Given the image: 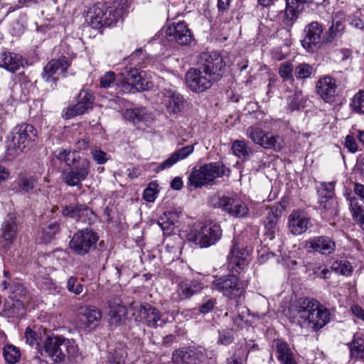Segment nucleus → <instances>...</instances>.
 <instances>
[{"mask_svg": "<svg viewBox=\"0 0 364 364\" xmlns=\"http://www.w3.org/2000/svg\"><path fill=\"white\" fill-rule=\"evenodd\" d=\"M290 322L301 328H311L317 331L330 321L329 311L318 301L311 297H301L296 300L287 314Z\"/></svg>", "mask_w": 364, "mask_h": 364, "instance_id": "obj_1", "label": "nucleus"}, {"mask_svg": "<svg viewBox=\"0 0 364 364\" xmlns=\"http://www.w3.org/2000/svg\"><path fill=\"white\" fill-rule=\"evenodd\" d=\"M56 158L70 167L63 171V181L68 186L82 189V182L90 173V162L87 159L81 158L77 151L62 148L56 151Z\"/></svg>", "mask_w": 364, "mask_h": 364, "instance_id": "obj_2", "label": "nucleus"}, {"mask_svg": "<svg viewBox=\"0 0 364 364\" xmlns=\"http://www.w3.org/2000/svg\"><path fill=\"white\" fill-rule=\"evenodd\" d=\"M78 351L73 340L60 336H47L41 350V355L49 357L55 363L64 362L66 358H74Z\"/></svg>", "mask_w": 364, "mask_h": 364, "instance_id": "obj_3", "label": "nucleus"}, {"mask_svg": "<svg viewBox=\"0 0 364 364\" xmlns=\"http://www.w3.org/2000/svg\"><path fill=\"white\" fill-rule=\"evenodd\" d=\"M36 139L37 130L32 124L23 123L16 125L11 132L7 155L14 157L19 152H27L34 146Z\"/></svg>", "mask_w": 364, "mask_h": 364, "instance_id": "obj_4", "label": "nucleus"}, {"mask_svg": "<svg viewBox=\"0 0 364 364\" xmlns=\"http://www.w3.org/2000/svg\"><path fill=\"white\" fill-rule=\"evenodd\" d=\"M226 171L230 172V168L225 167L221 161L210 162L193 168L188 177V184L195 188L213 184L217 178L225 175Z\"/></svg>", "mask_w": 364, "mask_h": 364, "instance_id": "obj_5", "label": "nucleus"}, {"mask_svg": "<svg viewBox=\"0 0 364 364\" xmlns=\"http://www.w3.org/2000/svg\"><path fill=\"white\" fill-rule=\"evenodd\" d=\"M213 288L222 294L229 298L230 299H235L240 301V298L244 296L246 288L247 287V282L245 280H241L237 274H228L221 277H214L212 282Z\"/></svg>", "mask_w": 364, "mask_h": 364, "instance_id": "obj_6", "label": "nucleus"}, {"mask_svg": "<svg viewBox=\"0 0 364 364\" xmlns=\"http://www.w3.org/2000/svg\"><path fill=\"white\" fill-rule=\"evenodd\" d=\"M222 237V229L217 223L204 224L198 229L191 230L188 235L189 241L200 247H208L216 244Z\"/></svg>", "mask_w": 364, "mask_h": 364, "instance_id": "obj_7", "label": "nucleus"}, {"mask_svg": "<svg viewBox=\"0 0 364 364\" xmlns=\"http://www.w3.org/2000/svg\"><path fill=\"white\" fill-rule=\"evenodd\" d=\"M209 204L214 208H221L234 218H245L249 212L247 206L241 200L225 195H213L209 200Z\"/></svg>", "mask_w": 364, "mask_h": 364, "instance_id": "obj_8", "label": "nucleus"}, {"mask_svg": "<svg viewBox=\"0 0 364 364\" xmlns=\"http://www.w3.org/2000/svg\"><path fill=\"white\" fill-rule=\"evenodd\" d=\"M220 80L213 73L205 71L198 65L192 68L186 74V83L193 92L200 93L208 90L213 85Z\"/></svg>", "mask_w": 364, "mask_h": 364, "instance_id": "obj_9", "label": "nucleus"}, {"mask_svg": "<svg viewBox=\"0 0 364 364\" xmlns=\"http://www.w3.org/2000/svg\"><path fill=\"white\" fill-rule=\"evenodd\" d=\"M98 240L97 233L92 228H86L73 235L70 247L75 254L83 256L95 249Z\"/></svg>", "mask_w": 364, "mask_h": 364, "instance_id": "obj_10", "label": "nucleus"}, {"mask_svg": "<svg viewBox=\"0 0 364 364\" xmlns=\"http://www.w3.org/2000/svg\"><path fill=\"white\" fill-rule=\"evenodd\" d=\"M304 37L301 41L302 47L309 53L317 52L326 46L323 26L318 21L308 23L304 29Z\"/></svg>", "mask_w": 364, "mask_h": 364, "instance_id": "obj_11", "label": "nucleus"}, {"mask_svg": "<svg viewBox=\"0 0 364 364\" xmlns=\"http://www.w3.org/2000/svg\"><path fill=\"white\" fill-rule=\"evenodd\" d=\"M72 64V58L61 55L58 58H53L44 66L41 77L46 82H51L54 87L57 85L58 77L54 75L59 73L63 77L68 76V68Z\"/></svg>", "mask_w": 364, "mask_h": 364, "instance_id": "obj_12", "label": "nucleus"}, {"mask_svg": "<svg viewBox=\"0 0 364 364\" xmlns=\"http://www.w3.org/2000/svg\"><path fill=\"white\" fill-rule=\"evenodd\" d=\"M246 134L252 142L264 149H272L275 151L282 150L281 139L278 135L262 130L257 125H252L247 129Z\"/></svg>", "mask_w": 364, "mask_h": 364, "instance_id": "obj_13", "label": "nucleus"}, {"mask_svg": "<svg viewBox=\"0 0 364 364\" xmlns=\"http://www.w3.org/2000/svg\"><path fill=\"white\" fill-rule=\"evenodd\" d=\"M207 353L202 347L191 346L175 350L172 353L173 364H200L205 361Z\"/></svg>", "mask_w": 364, "mask_h": 364, "instance_id": "obj_14", "label": "nucleus"}, {"mask_svg": "<svg viewBox=\"0 0 364 364\" xmlns=\"http://www.w3.org/2000/svg\"><path fill=\"white\" fill-rule=\"evenodd\" d=\"M137 311L143 323L149 328L163 327L167 323L171 322L164 314L148 303L141 304Z\"/></svg>", "mask_w": 364, "mask_h": 364, "instance_id": "obj_15", "label": "nucleus"}, {"mask_svg": "<svg viewBox=\"0 0 364 364\" xmlns=\"http://www.w3.org/2000/svg\"><path fill=\"white\" fill-rule=\"evenodd\" d=\"M95 101V96L92 93L86 90H82L77 95V102L71 107L63 109L62 117L69 119L81 115L92 108Z\"/></svg>", "mask_w": 364, "mask_h": 364, "instance_id": "obj_16", "label": "nucleus"}, {"mask_svg": "<svg viewBox=\"0 0 364 364\" xmlns=\"http://www.w3.org/2000/svg\"><path fill=\"white\" fill-rule=\"evenodd\" d=\"M198 65L220 80L225 63L223 57L217 52L203 53L200 54Z\"/></svg>", "mask_w": 364, "mask_h": 364, "instance_id": "obj_17", "label": "nucleus"}, {"mask_svg": "<svg viewBox=\"0 0 364 364\" xmlns=\"http://www.w3.org/2000/svg\"><path fill=\"white\" fill-rule=\"evenodd\" d=\"M166 38L170 42L188 46L193 41V35L184 21L173 23L166 30Z\"/></svg>", "mask_w": 364, "mask_h": 364, "instance_id": "obj_18", "label": "nucleus"}, {"mask_svg": "<svg viewBox=\"0 0 364 364\" xmlns=\"http://www.w3.org/2000/svg\"><path fill=\"white\" fill-rule=\"evenodd\" d=\"M336 242L328 236H315L305 241L304 248L309 252H318L328 256L336 251Z\"/></svg>", "mask_w": 364, "mask_h": 364, "instance_id": "obj_19", "label": "nucleus"}, {"mask_svg": "<svg viewBox=\"0 0 364 364\" xmlns=\"http://www.w3.org/2000/svg\"><path fill=\"white\" fill-rule=\"evenodd\" d=\"M317 94L326 102L333 103L338 95V84L336 79L326 75L320 78L316 83Z\"/></svg>", "mask_w": 364, "mask_h": 364, "instance_id": "obj_20", "label": "nucleus"}, {"mask_svg": "<svg viewBox=\"0 0 364 364\" xmlns=\"http://www.w3.org/2000/svg\"><path fill=\"white\" fill-rule=\"evenodd\" d=\"M162 103L169 114H177L184 108L185 100L181 94L171 88L161 91Z\"/></svg>", "mask_w": 364, "mask_h": 364, "instance_id": "obj_21", "label": "nucleus"}, {"mask_svg": "<svg viewBox=\"0 0 364 364\" xmlns=\"http://www.w3.org/2000/svg\"><path fill=\"white\" fill-rule=\"evenodd\" d=\"M120 70V75L123 80L128 84L134 85L136 89L149 90L151 88V82L144 79L141 75L142 73L137 69L132 66H124Z\"/></svg>", "mask_w": 364, "mask_h": 364, "instance_id": "obj_22", "label": "nucleus"}, {"mask_svg": "<svg viewBox=\"0 0 364 364\" xmlns=\"http://www.w3.org/2000/svg\"><path fill=\"white\" fill-rule=\"evenodd\" d=\"M307 3V0H286L282 22L288 29L291 28Z\"/></svg>", "mask_w": 364, "mask_h": 364, "instance_id": "obj_23", "label": "nucleus"}, {"mask_svg": "<svg viewBox=\"0 0 364 364\" xmlns=\"http://www.w3.org/2000/svg\"><path fill=\"white\" fill-rule=\"evenodd\" d=\"M289 231L294 235L306 232L311 227L310 218L300 211H294L288 216Z\"/></svg>", "mask_w": 364, "mask_h": 364, "instance_id": "obj_24", "label": "nucleus"}, {"mask_svg": "<svg viewBox=\"0 0 364 364\" xmlns=\"http://www.w3.org/2000/svg\"><path fill=\"white\" fill-rule=\"evenodd\" d=\"M203 289V283L193 279H185L178 284L176 290V301H180L191 298Z\"/></svg>", "mask_w": 364, "mask_h": 364, "instance_id": "obj_25", "label": "nucleus"}, {"mask_svg": "<svg viewBox=\"0 0 364 364\" xmlns=\"http://www.w3.org/2000/svg\"><path fill=\"white\" fill-rule=\"evenodd\" d=\"M0 67L14 73L23 67L22 57L14 53L1 51Z\"/></svg>", "mask_w": 364, "mask_h": 364, "instance_id": "obj_26", "label": "nucleus"}, {"mask_svg": "<svg viewBox=\"0 0 364 364\" xmlns=\"http://www.w3.org/2000/svg\"><path fill=\"white\" fill-rule=\"evenodd\" d=\"M194 151V145H187L175 151L167 159L161 163L158 168L164 170L171 167L178 161L186 159Z\"/></svg>", "mask_w": 364, "mask_h": 364, "instance_id": "obj_27", "label": "nucleus"}, {"mask_svg": "<svg viewBox=\"0 0 364 364\" xmlns=\"http://www.w3.org/2000/svg\"><path fill=\"white\" fill-rule=\"evenodd\" d=\"M80 314L85 318V325L87 327L96 326L102 318L100 309L93 306H85L80 309Z\"/></svg>", "mask_w": 364, "mask_h": 364, "instance_id": "obj_28", "label": "nucleus"}, {"mask_svg": "<svg viewBox=\"0 0 364 364\" xmlns=\"http://www.w3.org/2000/svg\"><path fill=\"white\" fill-rule=\"evenodd\" d=\"M87 21L92 28L102 27L107 24L106 13L98 6H93L87 13Z\"/></svg>", "mask_w": 364, "mask_h": 364, "instance_id": "obj_29", "label": "nucleus"}, {"mask_svg": "<svg viewBox=\"0 0 364 364\" xmlns=\"http://www.w3.org/2000/svg\"><path fill=\"white\" fill-rule=\"evenodd\" d=\"M319 208L323 218L331 219L338 214V204L336 197L318 200Z\"/></svg>", "mask_w": 364, "mask_h": 364, "instance_id": "obj_30", "label": "nucleus"}, {"mask_svg": "<svg viewBox=\"0 0 364 364\" xmlns=\"http://www.w3.org/2000/svg\"><path fill=\"white\" fill-rule=\"evenodd\" d=\"M124 117L127 120L132 122L136 125L140 123H147L150 121L151 118L144 107L128 109L125 112Z\"/></svg>", "mask_w": 364, "mask_h": 364, "instance_id": "obj_31", "label": "nucleus"}, {"mask_svg": "<svg viewBox=\"0 0 364 364\" xmlns=\"http://www.w3.org/2000/svg\"><path fill=\"white\" fill-rule=\"evenodd\" d=\"M109 323L111 326H119L126 319L127 315V309L124 305H109Z\"/></svg>", "mask_w": 364, "mask_h": 364, "instance_id": "obj_32", "label": "nucleus"}, {"mask_svg": "<svg viewBox=\"0 0 364 364\" xmlns=\"http://www.w3.org/2000/svg\"><path fill=\"white\" fill-rule=\"evenodd\" d=\"M248 251L244 247H240L238 245H234L230 250V256L228 257L230 262L239 268H242L247 264Z\"/></svg>", "mask_w": 364, "mask_h": 364, "instance_id": "obj_33", "label": "nucleus"}, {"mask_svg": "<svg viewBox=\"0 0 364 364\" xmlns=\"http://www.w3.org/2000/svg\"><path fill=\"white\" fill-rule=\"evenodd\" d=\"M345 25L343 22L333 19L331 26L325 33L326 44L332 43L336 39L340 38L344 33Z\"/></svg>", "mask_w": 364, "mask_h": 364, "instance_id": "obj_34", "label": "nucleus"}, {"mask_svg": "<svg viewBox=\"0 0 364 364\" xmlns=\"http://www.w3.org/2000/svg\"><path fill=\"white\" fill-rule=\"evenodd\" d=\"M17 224L16 218L9 215L1 226L2 237L4 240L11 243L16 235Z\"/></svg>", "mask_w": 364, "mask_h": 364, "instance_id": "obj_35", "label": "nucleus"}, {"mask_svg": "<svg viewBox=\"0 0 364 364\" xmlns=\"http://www.w3.org/2000/svg\"><path fill=\"white\" fill-rule=\"evenodd\" d=\"M279 217L280 215L278 213L277 208H271L265 217L264 225L267 230V235L270 239L274 237Z\"/></svg>", "mask_w": 364, "mask_h": 364, "instance_id": "obj_36", "label": "nucleus"}, {"mask_svg": "<svg viewBox=\"0 0 364 364\" xmlns=\"http://www.w3.org/2000/svg\"><path fill=\"white\" fill-rule=\"evenodd\" d=\"M240 301H237L235 309H229V312L225 314V316L230 315L232 320L234 326L242 328L245 324V317L247 314V309L244 306H240Z\"/></svg>", "mask_w": 364, "mask_h": 364, "instance_id": "obj_37", "label": "nucleus"}, {"mask_svg": "<svg viewBox=\"0 0 364 364\" xmlns=\"http://www.w3.org/2000/svg\"><path fill=\"white\" fill-rule=\"evenodd\" d=\"M176 214L172 212L164 213L158 220V225L160 226L164 235H171L175 228Z\"/></svg>", "mask_w": 364, "mask_h": 364, "instance_id": "obj_38", "label": "nucleus"}, {"mask_svg": "<svg viewBox=\"0 0 364 364\" xmlns=\"http://www.w3.org/2000/svg\"><path fill=\"white\" fill-rule=\"evenodd\" d=\"M273 347L275 349L276 357L280 363L287 361V359L293 357L291 350L284 341L280 339L274 340Z\"/></svg>", "mask_w": 364, "mask_h": 364, "instance_id": "obj_39", "label": "nucleus"}, {"mask_svg": "<svg viewBox=\"0 0 364 364\" xmlns=\"http://www.w3.org/2000/svg\"><path fill=\"white\" fill-rule=\"evenodd\" d=\"M232 151L233 154L240 159L243 160L248 159L252 154V149L247 145L244 140H235L232 144Z\"/></svg>", "mask_w": 364, "mask_h": 364, "instance_id": "obj_40", "label": "nucleus"}, {"mask_svg": "<svg viewBox=\"0 0 364 364\" xmlns=\"http://www.w3.org/2000/svg\"><path fill=\"white\" fill-rule=\"evenodd\" d=\"M350 357L364 362V338L354 337L349 343Z\"/></svg>", "mask_w": 364, "mask_h": 364, "instance_id": "obj_41", "label": "nucleus"}, {"mask_svg": "<svg viewBox=\"0 0 364 364\" xmlns=\"http://www.w3.org/2000/svg\"><path fill=\"white\" fill-rule=\"evenodd\" d=\"M109 364H128L127 352L125 346L119 345L114 350L109 352L108 356Z\"/></svg>", "mask_w": 364, "mask_h": 364, "instance_id": "obj_42", "label": "nucleus"}, {"mask_svg": "<svg viewBox=\"0 0 364 364\" xmlns=\"http://www.w3.org/2000/svg\"><path fill=\"white\" fill-rule=\"evenodd\" d=\"M60 230V225L58 222H50L43 228L40 236L41 241L43 243L50 242Z\"/></svg>", "mask_w": 364, "mask_h": 364, "instance_id": "obj_43", "label": "nucleus"}, {"mask_svg": "<svg viewBox=\"0 0 364 364\" xmlns=\"http://www.w3.org/2000/svg\"><path fill=\"white\" fill-rule=\"evenodd\" d=\"M18 191L22 193H30L38 184L36 176H23L17 181Z\"/></svg>", "mask_w": 364, "mask_h": 364, "instance_id": "obj_44", "label": "nucleus"}, {"mask_svg": "<svg viewBox=\"0 0 364 364\" xmlns=\"http://www.w3.org/2000/svg\"><path fill=\"white\" fill-rule=\"evenodd\" d=\"M3 355L6 363L15 364L20 360L21 352L15 346L9 344L4 347Z\"/></svg>", "mask_w": 364, "mask_h": 364, "instance_id": "obj_45", "label": "nucleus"}, {"mask_svg": "<svg viewBox=\"0 0 364 364\" xmlns=\"http://www.w3.org/2000/svg\"><path fill=\"white\" fill-rule=\"evenodd\" d=\"M97 216L93 210L85 204H81L77 221L92 225L97 221Z\"/></svg>", "mask_w": 364, "mask_h": 364, "instance_id": "obj_46", "label": "nucleus"}, {"mask_svg": "<svg viewBox=\"0 0 364 364\" xmlns=\"http://www.w3.org/2000/svg\"><path fill=\"white\" fill-rule=\"evenodd\" d=\"M315 73V69L308 63H300L294 68V75L298 80L309 78Z\"/></svg>", "mask_w": 364, "mask_h": 364, "instance_id": "obj_47", "label": "nucleus"}, {"mask_svg": "<svg viewBox=\"0 0 364 364\" xmlns=\"http://www.w3.org/2000/svg\"><path fill=\"white\" fill-rule=\"evenodd\" d=\"M350 210L353 219L364 230V207L353 200L350 202Z\"/></svg>", "mask_w": 364, "mask_h": 364, "instance_id": "obj_48", "label": "nucleus"}, {"mask_svg": "<svg viewBox=\"0 0 364 364\" xmlns=\"http://www.w3.org/2000/svg\"><path fill=\"white\" fill-rule=\"evenodd\" d=\"M294 68L291 62L285 61L279 65L278 73L283 80L293 82L294 81L293 76Z\"/></svg>", "mask_w": 364, "mask_h": 364, "instance_id": "obj_49", "label": "nucleus"}, {"mask_svg": "<svg viewBox=\"0 0 364 364\" xmlns=\"http://www.w3.org/2000/svg\"><path fill=\"white\" fill-rule=\"evenodd\" d=\"M331 269L342 275L348 276L353 272V267L347 260H336L333 262Z\"/></svg>", "mask_w": 364, "mask_h": 364, "instance_id": "obj_50", "label": "nucleus"}, {"mask_svg": "<svg viewBox=\"0 0 364 364\" xmlns=\"http://www.w3.org/2000/svg\"><path fill=\"white\" fill-rule=\"evenodd\" d=\"M81 204H70L61 207V214L63 217L71 218L77 221Z\"/></svg>", "mask_w": 364, "mask_h": 364, "instance_id": "obj_51", "label": "nucleus"}, {"mask_svg": "<svg viewBox=\"0 0 364 364\" xmlns=\"http://www.w3.org/2000/svg\"><path fill=\"white\" fill-rule=\"evenodd\" d=\"M318 200H327L331 198H335L334 183H321V187L318 190Z\"/></svg>", "mask_w": 364, "mask_h": 364, "instance_id": "obj_52", "label": "nucleus"}, {"mask_svg": "<svg viewBox=\"0 0 364 364\" xmlns=\"http://www.w3.org/2000/svg\"><path fill=\"white\" fill-rule=\"evenodd\" d=\"M350 106L354 112L364 114V90H359L352 98Z\"/></svg>", "mask_w": 364, "mask_h": 364, "instance_id": "obj_53", "label": "nucleus"}, {"mask_svg": "<svg viewBox=\"0 0 364 364\" xmlns=\"http://www.w3.org/2000/svg\"><path fill=\"white\" fill-rule=\"evenodd\" d=\"M67 289L76 295H79L84 290V285L77 277H70L67 281Z\"/></svg>", "mask_w": 364, "mask_h": 364, "instance_id": "obj_54", "label": "nucleus"}, {"mask_svg": "<svg viewBox=\"0 0 364 364\" xmlns=\"http://www.w3.org/2000/svg\"><path fill=\"white\" fill-rule=\"evenodd\" d=\"M157 184L155 182H151L149 184L143 193V198L147 202H154L157 195Z\"/></svg>", "mask_w": 364, "mask_h": 364, "instance_id": "obj_55", "label": "nucleus"}, {"mask_svg": "<svg viewBox=\"0 0 364 364\" xmlns=\"http://www.w3.org/2000/svg\"><path fill=\"white\" fill-rule=\"evenodd\" d=\"M302 92H296L293 97H289L288 107L291 111L298 110L302 105Z\"/></svg>", "mask_w": 364, "mask_h": 364, "instance_id": "obj_56", "label": "nucleus"}, {"mask_svg": "<svg viewBox=\"0 0 364 364\" xmlns=\"http://www.w3.org/2000/svg\"><path fill=\"white\" fill-rule=\"evenodd\" d=\"M16 314L15 304L12 301L5 302L3 309L0 311V316L5 318H11Z\"/></svg>", "mask_w": 364, "mask_h": 364, "instance_id": "obj_57", "label": "nucleus"}, {"mask_svg": "<svg viewBox=\"0 0 364 364\" xmlns=\"http://www.w3.org/2000/svg\"><path fill=\"white\" fill-rule=\"evenodd\" d=\"M216 304V300L212 298H205L199 306V311L203 314L210 313Z\"/></svg>", "mask_w": 364, "mask_h": 364, "instance_id": "obj_58", "label": "nucleus"}, {"mask_svg": "<svg viewBox=\"0 0 364 364\" xmlns=\"http://www.w3.org/2000/svg\"><path fill=\"white\" fill-rule=\"evenodd\" d=\"M234 340L232 331L230 329L222 330L219 331L218 341L223 345H229Z\"/></svg>", "mask_w": 364, "mask_h": 364, "instance_id": "obj_59", "label": "nucleus"}, {"mask_svg": "<svg viewBox=\"0 0 364 364\" xmlns=\"http://www.w3.org/2000/svg\"><path fill=\"white\" fill-rule=\"evenodd\" d=\"M93 160L98 164H105L108 159L107 154L101 149H95L91 151Z\"/></svg>", "mask_w": 364, "mask_h": 364, "instance_id": "obj_60", "label": "nucleus"}, {"mask_svg": "<svg viewBox=\"0 0 364 364\" xmlns=\"http://www.w3.org/2000/svg\"><path fill=\"white\" fill-rule=\"evenodd\" d=\"M26 342L31 346H38V336L31 328H27L25 331Z\"/></svg>", "mask_w": 364, "mask_h": 364, "instance_id": "obj_61", "label": "nucleus"}, {"mask_svg": "<svg viewBox=\"0 0 364 364\" xmlns=\"http://www.w3.org/2000/svg\"><path fill=\"white\" fill-rule=\"evenodd\" d=\"M115 80V74L114 72H107L100 79V86L104 88L110 87Z\"/></svg>", "mask_w": 364, "mask_h": 364, "instance_id": "obj_62", "label": "nucleus"}, {"mask_svg": "<svg viewBox=\"0 0 364 364\" xmlns=\"http://www.w3.org/2000/svg\"><path fill=\"white\" fill-rule=\"evenodd\" d=\"M314 274L318 278L328 279L331 277V272L327 268L321 269V267H315L313 269Z\"/></svg>", "mask_w": 364, "mask_h": 364, "instance_id": "obj_63", "label": "nucleus"}, {"mask_svg": "<svg viewBox=\"0 0 364 364\" xmlns=\"http://www.w3.org/2000/svg\"><path fill=\"white\" fill-rule=\"evenodd\" d=\"M345 146L352 153H355L358 150L355 139L350 135L346 136L345 139Z\"/></svg>", "mask_w": 364, "mask_h": 364, "instance_id": "obj_64", "label": "nucleus"}]
</instances>
